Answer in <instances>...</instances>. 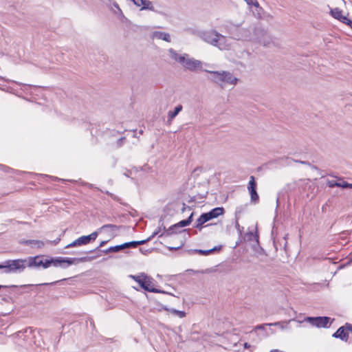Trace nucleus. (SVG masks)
<instances>
[{
	"label": "nucleus",
	"mask_w": 352,
	"mask_h": 352,
	"mask_svg": "<svg viewBox=\"0 0 352 352\" xmlns=\"http://www.w3.org/2000/svg\"><path fill=\"white\" fill-rule=\"evenodd\" d=\"M270 352H280V351L277 349H274V350H272Z\"/></svg>",
	"instance_id": "obj_41"
},
{
	"label": "nucleus",
	"mask_w": 352,
	"mask_h": 352,
	"mask_svg": "<svg viewBox=\"0 0 352 352\" xmlns=\"http://www.w3.org/2000/svg\"><path fill=\"white\" fill-rule=\"evenodd\" d=\"M124 140H125V138H120L117 142L118 146H119V147L121 146L122 145Z\"/></svg>",
	"instance_id": "obj_34"
},
{
	"label": "nucleus",
	"mask_w": 352,
	"mask_h": 352,
	"mask_svg": "<svg viewBox=\"0 0 352 352\" xmlns=\"http://www.w3.org/2000/svg\"><path fill=\"white\" fill-rule=\"evenodd\" d=\"M153 38L170 42V36L168 33L160 31H156L153 33Z\"/></svg>",
	"instance_id": "obj_18"
},
{
	"label": "nucleus",
	"mask_w": 352,
	"mask_h": 352,
	"mask_svg": "<svg viewBox=\"0 0 352 352\" xmlns=\"http://www.w3.org/2000/svg\"><path fill=\"white\" fill-rule=\"evenodd\" d=\"M329 318L328 317H309L307 320L313 325L318 327H325L329 323Z\"/></svg>",
	"instance_id": "obj_10"
},
{
	"label": "nucleus",
	"mask_w": 352,
	"mask_h": 352,
	"mask_svg": "<svg viewBox=\"0 0 352 352\" xmlns=\"http://www.w3.org/2000/svg\"><path fill=\"white\" fill-rule=\"evenodd\" d=\"M88 239L86 236H82L77 239L74 240L72 243L68 244L65 248H69L77 246H82L87 244H89Z\"/></svg>",
	"instance_id": "obj_15"
},
{
	"label": "nucleus",
	"mask_w": 352,
	"mask_h": 352,
	"mask_svg": "<svg viewBox=\"0 0 352 352\" xmlns=\"http://www.w3.org/2000/svg\"><path fill=\"white\" fill-rule=\"evenodd\" d=\"M23 244L30 245L32 248H41L44 246L45 243L39 240H25L21 242Z\"/></svg>",
	"instance_id": "obj_20"
},
{
	"label": "nucleus",
	"mask_w": 352,
	"mask_h": 352,
	"mask_svg": "<svg viewBox=\"0 0 352 352\" xmlns=\"http://www.w3.org/2000/svg\"><path fill=\"white\" fill-rule=\"evenodd\" d=\"M256 328V329H263V326L262 325H259V326H257Z\"/></svg>",
	"instance_id": "obj_40"
},
{
	"label": "nucleus",
	"mask_w": 352,
	"mask_h": 352,
	"mask_svg": "<svg viewBox=\"0 0 352 352\" xmlns=\"http://www.w3.org/2000/svg\"><path fill=\"white\" fill-rule=\"evenodd\" d=\"M331 14L333 18L338 19L343 23H346V21H349V19L346 16L342 15V11L339 8H334L331 10Z\"/></svg>",
	"instance_id": "obj_14"
},
{
	"label": "nucleus",
	"mask_w": 352,
	"mask_h": 352,
	"mask_svg": "<svg viewBox=\"0 0 352 352\" xmlns=\"http://www.w3.org/2000/svg\"><path fill=\"white\" fill-rule=\"evenodd\" d=\"M183 107L181 104L177 105L175 107L173 111H170L168 113V120L172 121L178 113L182 110Z\"/></svg>",
	"instance_id": "obj_21"
},
{
	"label": "nucleus",
	"mask_w": 352,
	"mask_h": 352,
	"mask_svg": "<svg viewBox=\"0 0 352 352\" xmlns=\"http://www.w3.org/2000/svg\"><path fill=\"white\" fill-rule=\"evenodd\" d=\"M114 6L120 11V9L117 3H115Z\"/></svg>",
	"instance_id": "obj_39"
},
{
	"label": "nucleus",
	"mask_w": 352,
	"mask_h": 352,
	"mask_svg": "<svg viewBox=\"0 0 352 352\" xmlns=\"http://www.w3.org/2000/svg\"><path fill=\"white\" fill-rule=\"evenodd\" d=\"M5 286L0 285V289L4 287Z\"/></svg>",
	"instance_id": "obj_44"
},
{
	"label": "nucleus",
	"mask_w": 352,
	"mask_h": 352,
	"mask_svg": "<svg viewBox=\"0 0 352 352\" xmlns=\"http://www.w3.org/2000/svg\"><path fill=\"white\" fill-rule=\"evenodd\" d=\"M221 248V246H219V247H214L212 249H210V250H190V252H197L201 255H204V256H207L208 254H210V253H212L214 252V251L217 250H220Z\"/></svg>",
	"instance_id": "obj_23"
},
{
	"label": "nucleus",
	"mask_w": 352,
	"mask_h": 352,
	"mask_svg": "<svg viewBox=\"0 0 352 352\" xmlns=\"http://www.w3.org/2000/svg\"><path fill=\"white\" fill-rule=\"evenodd\" d=\"M224 212V208L222 207H217L215 208H213L208 212H206V215L208 216V218L209 221L210 219L217 218L219 217L220 215H222Z\"/></svg>",
	"instance_id": "obj_16"
},
{
	"label": "nucleus",
	"mask_w": 352,
	"mask_h": 352,
	"mask_svg": "<svg viewBox=\"0 0 352 352\" xmlns=\"http://www.w3.org/2000/svg\"><path fill=\"white\" fill-rule=\"evenodd\" d=\"M182 66L186 70L191 72L197 71L201 67V61L192 58L185 57Z\"/></svg>",
	"instance_id": "obj_7"
},
{
	"label": "nucleus",
	"mask_w": 352,
	"mask_h": 352,
	"mask_svg": "<svg viewBox=\"0 0 352 352\" xmlns=\"http://www.w3.org/2000/svg\"><path fill=\"white\" fill-rule=\"evenodd\" d=\"M244 1L250 6H254L256 8H258V6H259V3L257 1H255V0H244Z\"/></svg>",
	"instance_id": "obj_27"
},
{
	"label": "nucleus",
	"mask_w": 352,
	"mask_h": 352,
	"mask_svg": "<svg viewBox=\"0 0 352 352\" xmlns=\"http://www.w3.org/2000/svg\"><path fill=\"white\" fill-rule=\"evenodd\" d=\"M327 184L330 188L338 187V182L335 180H328Z\"/></svg>",
	"instance_id": "obj_28"
},
{
	"label": "nucleus",
	"mask_w": 352,
	"mask_h": 352,
	"mask_svg": "<svg viewBox=\"0 0 352 352\" xmlns=\"http://www.w3.org/2000/svg\"><path fill=\"white\" fill-rule=\"evenodd\" d=\"M235 228L239 230L240 233H241L243 228H241L238 222V221H236L235 222Z\"/></svg>",
	"instance_id": "obj_32"
},
{
	"label": "nucleus",
	"mask_w": 352,
	"mask_h": 352,
	"mask_svg": "<svg viewBox=\"0 0 352 352\" xmlns=\"http://www.w3.org/2000/svg\"><path fill=\"white\" fill-rule=\"evenodd\" d=\"M179 248H170V250H177Z\"/></svg>",
	"instance_id": "obj_43"
},
{
	"label": "nucleus",
	"mask_w": 352,
	"mask_h": 352,
	"mask_svg": "<svg viewBox=\"0 0 352 352\" xmlns=\"http://www.w3.org/2000/svg\"><path fill=\"white\" fill-rule=\"evenodd\" d=\"M344 327L345 328V330L352 332V324L346 323V325Z\"/></svg>",
	"instance_id": "obj_33"
},
{
	"label": "nucleus",
	"mask_w": 352,
	"mask_h": 352,
	"mask_svg": "<svg viewBox=\"0 0 352 352\" xmlns=\"http://www.w3.org/2000/svg\"><path fill=\"white\" fill-rule=\"evenodd\" d=\"M169 56L175 61L179 63L181 65H182L185 57H188L187 54H179L173 48L168 50Z\"/></svg>",
	"instance_id": "obj_13"
},
{
	"label": "nucleus",
	"mask_w": 352,
	"mask_h": 352,
	"mask_svg": "<svg viewBox=\"0 0 352 352\" xmlns=\"http://www.w3.org/2000/svg\"><path fill=\"white\" fill-rule=\"evenodd\" d=\"M156 234V233H153V234L148 237V239H145V240H142V241H131V242H126V243H123L124 245V248H136L138 245H142V244H144L146 243L147 241H150L152 237H153Z\"/></svg>",
	"instance_id": "obj_17"
},
{
	"label": "nucleus",
	"mask_w": 352,
	"mask_h": 352,
	"mask_svg": "<svg viewBox=\"0 0 352 352\" xmlns=\"http://www.w3.org/2000/svg\"><path fill=\"white\" fill-rule=\"evenodd\" d=\"M349 183L342 180L340 179V182H338V187L342 188H348Z\"/></svg>",
	"instance_id": "obj_29"
},
{
	"label": "nucleus",
	"mask_w": 352,
	"mask_h": 352,
	"mask_svg": "<svg viewBox=\"0 0 352 352\" xmlns=\"http://www.w3.org/2000/svg\"><path fill=\"white\" fill-rule=\"evenodd\" d=\"M0 269L3 270V272L8 274V261H6L3 263H0Z\"/></svg>",
	"instance_id": "obj_30"
},
{
	"label": "nucleus",
	"mask_w": 352,
	"mask_h": 352,
	"mask_svg": "<svg viewBox=\"0 0 352 352\" xmlns=\"http://www.w3.org/2000/svg\"><path fill=\"white\" fill-rule=\"evenodd\" d=\"M76 261H87V258L86 257L80 258L67 257L45 258L43 256H36L34 257H28L27 258V265L29 267H42L43 269L48 268L51 265L66 268L68 266L74 264Z\"/></svg>",
	"instance_id": "obj_2"
},
{
	"label": "nucleus",
	"mask_w": 352,
	"mask_h": 352,
	"mask_svg": "<svg viewBox=\"0 0 352 352\" xmlns=\"http://www.w3.org/2000/svg\"><path fill=\"white\" fill-rule=\"evenodd\" d=\"M278 324V322H275L274 324H267V325H270V326H271V325H277Z\"/></svg>",
	"instance_id": "obj_38"
},
{
	"label": "nucleus",
	"mask_w": 352,
	"mask_h": 352,
	"mask_svg": "<svg viewBox=\"0 0 352 352\" xmlns=\"http://www.w3.org/2000/svg\"><path fill=\"white\" fill-rule=\"evenodd\" d=\"M119 226L114 224H106L101 226L98 230L101 232H105L107 233L111 237H114L116 236V232L119 229Z\"/></svg>",
	"instance_id": "obj_11"
},
{
	"label": "nucleus",
	"mask_w": 352,
	"mask_h": 352,
	"mask_svg": "<svg viewBox=\"0 0 352 352\" xmlns=\"http://www.w3.org/2000/svg\"><path fill=\"white\" fill-rule=\"evenodd\" d=\"M256 184L255 182L254 177L250 176V181L248 182V189L250 192L251 200L254 202L258 201L259 197L256 190Z\"/></svg>",
	"instance_id": "obj_9"
},
{
	"label": "nucleus",
	"mask_w": 352,
	"mask_h": 352,
	"mask_svg": "<svg viewBox=\"0 0 352 352\" xmlns=\"http://www.w3.org/2000/svg\"><path fill=\"white\" fill-rule=\"evenodd\" d=\"M165 309L169 311L171 314L177 316L180 318H183L186 316V313L183 311H179V310L175 309Z\"/></svg>",
	"instance_id": "obj_25"
},
{
	"label": "nucleus",
	"mask_w": 352,
	"mask_h": 352,
	"mask_svg": "<svg viewBox=\"0 0 352 352\" xmlns=\"http://www.w3.org/2000/svg\"><path fill=\"white\" fill-rule=\"evenodd\" d=\"M206 72L212 75L211 80L221 87L226 85H235L238 82V78L229 72L208 70H206Z\"/></svg>",
	"instance_id": "obj_4"
},
{
	"label": "nucleus",
	"mask_w": 352,
	"mask_h": 352,
	"mask_svg": "<svg viewBox=\"0 0 352 352\" xmlns=\"http://www.w3.org/2000/svg\"><path fill=\"white\" fill-rule=\"evenodd\" d=\"M335 338H339L342 340L346 341L348 339V335L346 332L344 327H340L333 335Z\"/></svg>",
	"instance_id": "obj_19"
},
{
	"label": "nucleus",
	"mask_w": 352,
	"mask_h": 352,
	"mask_svg": "<svg viewBox=\"0 0 352 352\" xmlns=\"http://www.w3.org/2000/svg\"><path fill=\"white\" fill-rule=\"evenodd\" d=\"M129 278L137 282L139 285L144 290L153 292V293H162L161 290L154 287L153 278L151 276H147L144 273H141L138 275H130Z\"/></svg>",
	"instance_id": "obj_5"
},
{
	"label": "nucleus",
	"mask_w": 352,
	"mask_h": 352,
	"mask_svg": "<svg viewBox=\"0 0 352 352\" xmlns=\"http://www.w3.org/2000/svg\"><path fill=\"white\" fill-rule=\"evenodd\" d=\"M133 3L138 6L141 7L140 10H148L151 11H154L155 8L153 7V3L149 0H131Z\"/></svg>",
	"instance_id": "obj_12"
},
{
	"label": "nucleus",
	"mask_w": 352,
	"mask_h": 352,
	"mask_svg": "<svg viewBox=\"0 0 352 352\" xmlns=\"http://www.w3.org/2000/svg\"><path fill=\"white\" fill-rule=\"evenodd\" d=\"M226 30L230 36L237 41H256L264 45H267L265 37H268L267 32L261 28H244L241 25L229 23Z\"/></svg>",
	"instance_id": "obj_1"
},
{
	"label": "nucleus",
	"mask_w": 352,
	"mask_h": 352,
	"mask_svg": "<svg viewBox=\"0 0 352 352\" xmlns=\"http://www.w3.org/2000/svg\"><path fill=\"white\" fill-rule=\"evenodd\" d=\"M348 188H352V184H349V183Z\"/></svg>",
	"instance_id": "obj_42"
},
{
	"label": "nucleus",
	"mask_w": 352,
	"mask_h": 352,
	"mask_svg": "<svg viewBox=\"0 0 352 352\" xmlns=\"http://www.w3.org/2000/svg\"><path fill=\"white\" fill-rule=\"evenodd\" d=\"M209 219L206 213H203L196 221L195 228L198 229L202 228V225L206 222L208 221Z\"/></svg>",
	"instance_id": "obj_22"
},
{
	"label": "nucleus",
	"mask_w": 352,
	"mask_h": 352,
	"mask_svg": "<svg viewBox=\"0 0 352 352\" xmlns=\"http://www.w3.org/2000/svg\"><path fill=\"white\" fill-rule=\"evenodd\" d=\"M199 38L206 43L214 46L220 50H229L231 47L230 40L214 30L199 32Z\"/></svg>",
	"instance_id": "obj_3"
},
{
	"label": "nucleus",
	"mask_w": 352,
	"mask_h": 352,
	"mask_svg": "<svg viewBox=\"0 0 352 352\" xmlns=\"http://www.w3.org/2000/svg\"><path fill=\"white\" fill-rule=\"evenodd\" d=\"M123 249H124V245L122 244V245L110 247L108 249L103 250V252L105 254H108L109 252H118Z\"/></svg>",
	"instance_id": "obj_24"
},
{
	"label": "nucleus",
	"mask_w": 352,
	"mask_h": 352,
	"mask_svg": "<svg viewBox=\"0 0 352 352\" xmlns=\"http://www.w3.org/2000/svg\"><path fill=\"white\" fill-rule=\"evenodd\" d=\"M27 264V259L8 260V274L23 272Z\"/></svg>",
	"instance_id": "obj_6"
},
{
	"label": "nucleus",
	"mask_w": 352,
	"mask_h": 352,
	"mask_svg": "<svg viewBox=\"0 0 352 352\" xmlns=\"http://www.w3.org/2000/svg\"><path fill=\"white\" fill-rule=\"evenodd\" d=\"M287 238H288V234H285L283 241V248L285 250L287 245Z\"/></svg>",
	"instance_id": "obj_31"
},
{
	"label": "nucleus",
	"mask_w": 352,
	"mask_h": 352,
	"mask_svg": "<svg viewBox=\"0 0 352 352\" xmlns=\"http://www.w3.org/2000/svg\"><path fill=\"white\" fill-rule=\"evenodd\" d=\"M107 243L106 241H102L99 245V247H102Z\"/></svg>",
	"instance_id": "obj_36"
},
{
	"label": "nucleus",
	"mask_w": 352,
	"mask_h": 352,
	"mask_svg": "<svg viewBox=\"0 0 352 352\" xmlns=\"http://www.w3.org/2000/svg\"><path fill=\"white\" fill-rule=\"evenodd\" d=\"M60 241V238H58V239H57L56 241H54V243L55 244H56V243H58V241Z\"/></svg>",
	"instance_id": "obj_37"
},
{
	"label": "nucleus",
	"mask_w": 352,
	"mask_h": 352,
	"mask_svg": "<svg viewBox=\"0 0 352 352\" xmlns=\"http://www.w3.org/2000/svg\"><path fill=\"white\" fill-rule=\"evenodd\" d=\"M99 232L100 231L98 230V231L94 232L91 234L86 236L88 239L89 243H90L91 241H94L96 239Z\"/></svg>",
	"instance_id": "obj_26"
},
{
	"label": "nucleus",
	"mask_w": 352,
	"mask_h": 352,
	"mask_svg": "<svg viewBox=\"0 0 352 352\" xmlns=\"http://www.w3.org/2000/svg\"><path fill=\"white\" fill-rule=\"evenodd\" d=\"M193 212H192L190 215V217L185 220H182L177 223H175V225L170 226L169 229L166 231L167 234H170L172 233H176L177 232V229L183 227H186L188 226L192 221V217H193Z\"/></svg>",
	"instance_id": "obj_8"
},
{
	"label": "nucleus",
	"mask_w": 352,
	"mask_h": 352,
	"mask_svg": "<svg viewBox=\"0 0 352 352\" xmlns=\"http://www.w3.org/2000/svg\"><path fill=\"white\" fill-rule=\"evenodd\" d=\"M345 24H347L348 25H349L351 27V28L352 29V21H351L349 19V21H346V23Z\"/></svg>",
	"instance_id": "obj_35"
}]
</instances>
